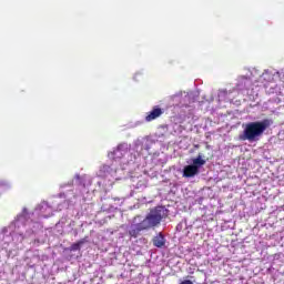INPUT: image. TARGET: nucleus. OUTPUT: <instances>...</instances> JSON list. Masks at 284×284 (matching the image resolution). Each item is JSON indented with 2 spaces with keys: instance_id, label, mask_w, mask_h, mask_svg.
I'll list each match as a JSON object with an SVG mask.
<instances>
[{
  "instance_id": "obj_1",
  "label": "nucleus",
  "mask_w": 284,
  "mask_h": 284,
  "mask_svg": "<svg viewBox=\"0 0 284 284\" xmlns=\"http://www.w3.org/2000/svg\"><path fill=\"white\" fill-rule=\"evenodd\" d=\"M54 215V207L42 201L32 213H28V209H23L17 219L0 231V248L8 250L10 243H23L26 239H30L34 234L32 227L39 225L40 219H50Z\"/></svg>"
},
{
  "instance_id": "obj_2",
  "label": "nucleus",
  "mask_w": 284,
  "mask_h": 284,
  "mask_svg": "<svg viewBox=\"0 0 284 284\" xmlns=\"http://www.w3.org/2000/svg\"><path fill=\"white\" fill-rule=\"evenodd\" d=\"M168 214L169 211L165 206H156L152 209L144 219L141 215L135 216L132 224L129 226V236H131V239H138L141 232L158 227V225H161V221L166 219Z\"/></svg>"
},
{
  "instance_id": "obj_3",
  "label": "nucleus",
  "mask_w": 284,
  "mask_h": 284,
  "mask_svg": "<svg viewBox=\"0 0 284 284\" xmlns=\"http://www.w3.org/2000/svg\"><path fill=\"white\" fill-rule=\"evenodd\" d=\"M272 120L264 119L262 121L248 122L243 124V132L239 135L240 141H248V143H254L260 141L263 136L265 130L272 125Z\"/></svg>"
},
{
  "instance_id": "obj_4",
  "label": "nucleus",
  "mask_w": 284,
  "mask_h": 284,
  "mask_svg": "<svg viewBox=\"0 0 284 284\" xmlns=\"http://www.w3.org/2000/svg\"><path fill=\"white\" fill-rule=\"evenodd\" d=\"M119 172H123L121 169H116L114 164L108 165L104 164L100 168L99 176L103 180L99 182V185H105V187H112L114 181H120L121 176H119Z\"/></svg>"
},
{
  "instance_id": "obj_5",
  "label": "nucleus",
  "mask_w": 284,
  "mask_h": 284,
  "mask_svg": "<svg viewBox=\"0 0 284 284\" xmlns=\"http://www.w3.org/2000/svg\"><path fill=\"white\" fill-rule=\"evenodd\" d=\"M154 145V140L151 138L144 136V138H138L133 142V151L135 153L130 154V161L128 163H139V160L141 159V154L143 153V150L146 152H150V149Z\"/></svg>"
},
{
  "instance_id": "obj_6",
  "label": "nucleus",
  "mask_w": 284,
  "mask_h": 284,
  "mask_svg": "<svg viewBox=\"0 0 284 284\" xmlns=\"http://www.w3.org/2000/svg\"><path fill=\"white\" fill-rule=\"evenodd\" d=\"M130 148L132 145L128 144V142H122L118 144V146L109 153V159H112L113 161H121L122 163H126L128 165H134V163H130V155L128 160H125V154L130 152Z\"/></svg>"
},
{
  "instance_id": "obj_7",
  "label": "nucleus",
  "mask_w": 284,
  "mask_h": 284,
  "mask_svg": "<svg viewBox=\"0 0 284 284\" xmlns=\"http://www.w3.org/2000/svg\"><path fill=\"white\" fill-rule=\"evenodd\" d=\"M252 83H256L255 78L250 73V75H240L237 78L235 94H239V92H243V90H250L252 88Z\"/></svg>"
},
{
  "instance_id": "obj_8",
  "label": "nucleus",
  "mask_w": 284,
  "mask_h": 284,
  "mask_svg": "<svg viewBox=\"0 0 284 284\" xmlns=\"http://www.w3.org/2000/svg\"><path fill=\"white\" fill-rule=\"evenodd\" d=\"M171 100L173 101V105H181L187 106L190 103H194V97L192 93L187 92H179L171 97Z\"/></svg>"
},
{
  "instance_id": "obj_9",
  "label": "nucleus",
  "mask_w": 284,
  "mask_h": 284,
  "mask_svg": "<svg viewBox=\"0 0 284 284\" xmlns=\"http://www.w3.org/2000/svg\"><path fill=\"white\" fill-rule=\"evenodd\" d=\"M75 183L77 185H79V190H80V193H75V196L79 197V196H82L83 201H85V199H88V196H85V194H89V190L88 187H85V185H92V182H90V180H88V183L85 184V182H83L81 180V176L79 175H75Z\"/></svg>"
},
{
  "instance_id": "obj_10",
  "label": "nucleus",
  "mask_w": 284,
  "mask_h": 284,
  "mask_svg": "<svg viewBox=\"0 0 284 284\" xmlns=\"http://www.w3.org/2000/svg\"><path fill=\"white\" fill-rule=\"evenodd\" d=\"M234 97H236V90L227 91V90H220L217 94L219 101H230L232 102Z\"/></svg>"
},
{
  "instance_id": "obj_11",
  "label": "nucleus",
  "mask_w": 284,
  "mask_h": 284,
  "mask_svg": "<svg viewBox=\"0 0 284 284\" xmlns=\"http://www.w3.org/2000/svg\"><path fill=\"white\" fill-rule=\"evenodd\" d=\"M199 169H196V166H193L192 164H189L186 166H184L183 169V176L184 179H194V176H196V174H199Z\"/></svg>"
},
{
  "instance_id": "obj_12",
  "label": "nucleus",
  "mask_w": 284,
  "mask_h": 284,
  "mask_svg": "<svg viewBox=\"0 0 284 284\" xmlns=\"http://www.w3.org/2000/svg\"><path fill=\"white\" fill-rule=\"evenodd\" d=\"M161 114H163V110H161L159 106H154L153 110L145 116V121H154L155 119H159Z\"/></svg>"
},
{
  "instance_id": "obj_13",
  "label": "nucleus",
  "mask_w": 284,
  "mask_h": 284,
  "mask_svg": "<svg viewBox=\"0 0 284 284\" xmlns=\"http://www.w3.org/2000/svg\"><path fill=\"white\" fill-rule=\"evenodd\" d=\"M154 247L162 248L165 245V235L163 233H159L153 237Z\"/></svg>"
},
{
  "instance_id": "obj_14",
  "label": "nucleus",
  "mask_w": 284,
  "mask_h": 284,
  "mask_svg": "<svg viewBox=\"0 0 284 284\" xmlns=\"http://www.w3.org/2000/svg\"><path fill=\"white\" fill-rule=\"evenodd\" d=\"M206 161L203 159V155L199 154L195 159L192 160L193 168H196L197 171L205 165Z\"/></svg>"
},
{
  "instance_id": "obj_15",
  "label": "nucleus",
  "mask_w": 284,
  "mask_h": 284,
  "mask_svg": "<svg viewBox=\"0 0 284 284\" xmlns=\"http://www.w3.org/2000/svg\"><path fill=\"white\" fill-rule=\"evenodd\" d=\"M84 243H87L85 239H82L79 242L73 243L71 245V252H78V250H81V246L84 245Z\"/></svg>"
},
{
  "instance_id": "obj_16",
  "label": "nucleus",
  "mask_w": 284,
  "mask_h": 284,
  "mask_svg": "<svg viewBox=\"0 0 284 284\" xmlns=\"http://www.w3.org/2000/svg\"><path fill=\"white\" fill-rule=\"evenodd\" d=\"M148 182L141 178V180H139V182L136 184H134V187H136V190H143L144 187H146Z\"/></svg>"
},
{
  "instance_id": "obj_17",
  "label": "nucleus",
  "mask_w": 284,
  "mask_h": 284,
  "mask_svg": "<svg viewBox=\"0 0 284 284\" xmlns=\"http://www.w3.org/2000/svg\"><path fill=\"white\" fill-rule=\"evenodd\" d=\"M183 227H185L187 230V220H183L182 222H180L175 230L176 232H182Z\"/></svg>"
},
{
  "instance_id": "obj_18",
  "label": "nucleus",
  "mask_w": 284,
  "mask_h": 284,
  "mask_svg": "<svg viewBox=\"0 0 284 284\" xmlns=\"http://www.w3.org/2000/svg\"><path fill=\"white\" fill-rule=\"evenodd\" d=\"M0 187H2L3 190H10L11 184L6 180H0Z\"/></svg>"
},
{
  "instance_id": "obj_19",
  "label": "nucleus",
  "mask_w": 284,
  "mask_h": 284,
  "mask_svg": "<svg viewBox=\"0 0 284 284\" xmlns=\"http://www.w3.org/2000/svg\"><path fill=\"white\" fill-rule=\"evenodd\" d=\"M118 201H121V199H116Z\"/></svg>"
}]
</instances>
